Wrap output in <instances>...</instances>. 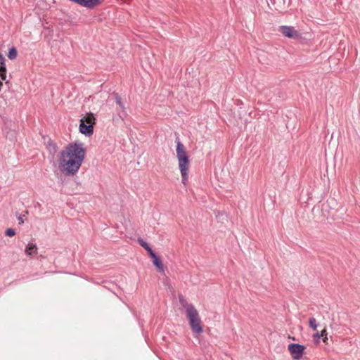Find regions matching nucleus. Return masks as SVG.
<instances>
[{"instance_id": "nucleus-9", "label": "nucleus", "mask_w": 360, "mask_h": 360, "mask_svg": "<svg viewBox=\"0 0 360 360\" xmlns=\"http://www.w3.org/2000/svg\"><path fill=\"white\" fill-rule=\"evenodd\" d=\"M25 253L29 255H33L37 254V247L34 243H29L25 248Z\"/></svg>"}, {"instance_id": "nucleus-3", "label": "nucleus", "mask_w": 360, "mask_h": 360, "mask_svg": "<svg viewBox=\"0 0 360 360\" xmlns=\"http://www.w3.org/2000/svg\"><path fill=\"white\" fill-rule=\"evenodd\" d=\"M176 158L178 160L179 169L181 175L182 184L186 185L188 179V171L190 167L189 157L186 149L179 139H176Z\"/></svg>"}, {"instance_id": "nucleus-17", "label": "nucleus", "mask_w": 360, "mask_h": 360, "mask_svg": "<svg viewBox=\"0 0 360 360\" xmlns=\"http://www.w3.org/2000/svg\"><path fill=\"white\" fill-rule=\"evenodd\" d=\"M138 243L144 249H145V247L149 246L146 242H145L143 240H142L141 238L138 239Z\"/></svg>"}, {"instance_id": "nucleus-15", "label": "nucleus", "mask_w": 360, "mask_h": 360, "mask_svg": "<svg viewBox=\"0 0 360 360\" xmlns=\"http://www.w3.org/2000/svg\"><path fill=\"white\" fill-rule=\"evenodd\" d=\"M5 234L7 236L13 237L15 235V231L13 229L10 228V229H6Z\"/></svg>"}, {"instance_id": "nucleus-11", "label": "nucleus", "mask_w": 360, "mask_h": 360, "mask_svg": "<svg viewBox=\"0 0 360 360\" xmlns=\"http://www.w3.org/2000/svg\"><path fill=\"white\" fill-rule=\"evenodd\" d=\"M309 327L314 330H316L317 327H318V324L316 323V320L315 318L314 317H311L309 320Z\"/></svg>"}, {"instance_id": "nucleus-2", "label": "nucleus", "mask_w": 360, "mask_h": 360, "mask_svg": "<svg viewBox=\"0 0 360 360\" xmlns=\"http://www.w3.org/2000/svg\"><path fill=\"white\" fill-rule=\"evenodd\" d=\"M179 299L181 306L185 309L186 317L192 331L198 334L202 333L201 320L197 309L192 304H189L183 296L180 295Z\"/></svg>"}, {"instance_id": "nucleus-13", "label": "nucleus", "mask_w": 360, "mask_h": 360, "mask_svg": "<svg viewBox=\"0 0 360 360\" xmlns=\"http://www.w3.org/2000/svg\"><path fill=\"white\" fill-rule=\"evenodd\" d=\"M322 336L321 335V333L316 332L313 335V339L316 345H319L320 342V338Z\"/></svg>"}, {"instance_id": "nucleus-4", "label": "nucleus", "mask_w": 360, "mask_h": 360, "mask_svg": "<svg viewBox=\"0 0 360 360\" xmlns=\"http://www.w3.org/2000/svg\"><path fill=\"white\" fill-rule=\"evenodd\" d=\"M278 31L281 32L284 37L293 39H300L302 38L301 32L296 30L292 26H286L282 25L278 27Z\"/></svg>"}, {"instance_id": "nucleus-18", "label": "nucleus", "mask_w": 360, "mask_h": 360, "mask_svg": "<svg viewBox=\"0 0 360 360\" xmlns=\"http://www.w3.org/2000/svg\"><path fill=\"white\" fill-rule=\"evenodd\" d=\"M23 217H24V215H23V216L20 215V216L18 217V221H19V224H23V223H24Z\"/></svg>"}, {"instance_id": "nucleus-7", "label": "nucleus", "mask_w": 360, "mask_h": 360, "mask_svg": "<svg viewBox=\"0 0 360 360\" xmlns=\"http://www.w3.org/2000/svg\"><path fill=\"white\" fill-rule=\"evenodd\" d=\"M80 121H83L84 123L91 124L92 126H94L96 124V118L91 112L87 113Z\"/></svg>"}, {"instance_id": "nucleus-12", "label": "nucleus", "mask_w": 360, "mask_h": 360, "mask_svg": "<svg viewBox=\"0 0 360 360\" xmlns=\"http://www.w3.org/2000/svg\"><path fill=\"white\" fill-rule=\"evenodd\" d=\"M8 57L11 60H13L17 57V50L15 48L13 47L9 50Z\"/></svg>"}, {"instance_id": "nucleus-16", "label": "nucleus", "mask_w": 360, "mask_h": 360, "mask_svg": "<svg viewBox=\"0 0 360 360\" xmlns=\"http://www.w3.org/2000/svg\"><path fill=\"white\" fill-rule=\"evenodd\" d=\"M145 250L148 252L149 255L151 257H155L156 254L153 252V250L150 248V246L145 247Z\"/></svg>"}, {"instance_id": "nucleus-5", "label": "nucleus", "mask_w": 360, "mask_h": 360, "mask_svg": "<svg viewBox=\"0 0 360 360\" xmlns=\"http://www.w3.org/2000/svg\"><path fill=\"white\" fill-rule=\"evenodd\" d=\"M288 349L293 359L299 360L303 356L305 350V346L300 344L292 343L288 345Z\"/></svg>"}, {"instance_id": "nucleus-1", "label": "nucleus", "mask_w": 360, "mask_h": 360, "mask_svg": "<svg viewBox=\"0 0 360 360\" xmlns=\"http://www.w3.org/2000/svg\"><path fill=\"white\" fill-rule=\"evenodd\" d=\"M86 155V149L81 142L68 144L58 154V167L65 176H73L79 170Z\"/></svg>"}, {"instance_id": "nucleus-14", "label": "nucleus", "mask_w": 360, "mask_h": 360, "mask_svg": "<svg viewBox=\"0 0 360 360\" xmlns=\"http://www.w3.org/2000/svg\"><path fill=\"white\" fill-rule=\"evenodd\" d=\"M327 330L326 328H323L321 331V335L322 336L321 338H323V342L326 344H327V341H328V337H327Z\"/></svg>"}, {"instance_id": "nucleus-19", "label": "nucleus", "mask_w": 360, "mask_h": 360, "mask_svg": "<svg viewBox=\"0 0 360 360\" xmlns=\"http://www.w3.org/2000/svg\"><path fill=\"white\" fill-rule=\"evenodd\" d=\"M119 115H120V117H121L122 120L124 119V117L122 115L119 114Z\"/></svg>"}, {"instance_id": "nucleus-10", "label": "nucleus", "mask_w": 360, "mask_h": 360, "mask_svg": "<svg viewBox=\"0 0 360 360\" xmlns=\"http://www.w3.org/2000/svg\"><path fill=\"white\" fill-rule=\"evenodd\" d=\"M153 258V264L156 266V268L158 269L159 271L163 272L164 271V265L162 263L161 260L159 259V257L155 255V257Z\"/></svg>"}, {"instance_id": "nucleus-8", "label": "nucleus", "mask_w": 360, "mask_h": 360, "mask_svg": "<svg viewBox=\"0 0 360 360\" xmlns=\"http://www.w3.org/2000/svg\"><path fill=\"white\" fill-rule=\"evenodd\" d=\"M114 98H115V102L116 103L119 105V107L121 109V111L123 114L124 116L126 115V113H125V106L122 101V98L120 97V96L117 94V93H113L112 94Z\"/></svg>"}, {"instance_id": "nucleus-6", "label": "nucleus", "mask_w": 360, "mask_h": 360, "mask_svg": "<svg viewBox=\"0 0 360 360\" xmlns=\"http://www.w3.org/2000/svg\"><path fill=\"white\" fill-rule=\"evenodd\" d=\"M79 131L82 134L89 136L94 133V126L91 124H86L83 121H80Z\"/></svg>"}]
</instances>
